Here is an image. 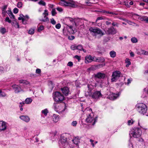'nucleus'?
Instances as JSON below:
<instances>
[{
    "mask_svg": "<svg viewBox=\"0 0 148 148\" xmlns=\"http://www.w3.org/2000/svg\"><path fill=\"white\" fill-rule=\"evenodd\" d=\"M67 138L65 134H62L61 135L60 140L59 141L60 147L64 145L63 144L68 142L67 141Z\"/></svg>",
    "mask_w": 148,
    "mask_h": 148,
    "instance_id": "nucleus-9",
    "label": "nucleus"
},
{
    "mask_svg": "<svg viewBox=\"0 0 148 148\" xmlns=\"http://www.w3.org/2000/svg\"><path fill=\"white\" fill-rule=\"evenodd\" d=\"M81 138V137L77 136L75 137L73 139H72V140L74 144L76 145H77L78 146V145H77L80 143Z\"/></svg>",
    "mask_w": 148,
    "mask_h": 148,
    "instance_id": "nucleus-21",
    "label": "nucleus"
},
{
    "mask_svg": "<svg viewBox=\"0 0 148 148\" xmlns=\"http://www.w3.org/2000/svg\"><path fill=\"white\" fill-rule=\"evenodd\" d=\"M112 24L113 26H116L118 27L119 26V23L116 22H113Z\"/></svg>",
    "mask_w": 148,
    "mask_h": 148,
    "instance_id": "nucleus-51",
    "label": "nucleus"
},
{
    "mask_svg": "<svg viewBox=\"0 0 148 148\" xmlns=\"http://www.w3.org/2000/svg\"><path fill=\"white\" fill-rule=\"evenodd\" d=\"M61 90L64 94L66 96L68 95L69 92V90L68 87H65L61 88Z\"/></svg>",
    "mask_w": 148,
    "mask_h": 148,
    "instance_id": "nucleus-20",
    "label": "nucleus"
},
{
    "mask_svg": "<svg viewBox=\"0 0 148 148\" xmlns=\"http://www.w3.org/2000/svg\"><path fill=\"white\" fill-rule=\"evenodd\" d=\"M58 107H56V111L60 114H62L65 110V107L60 105H57Z\"/></svg>",
    "mask_w": 148,
    "mask_h": 148,
    "instance_id": "nucleus-11",
    "label": "nucleus"
},
{
    "mask_svg": "<svg viewBox=\"0 0 148 148\" xmlns=\"http://www.w3.org/2000/svg\"><path fill=\"white\" fill-rule=\"evenodd\" d=\"M62 6L71 7L75 5V2L73 0H66L62 1L60 3Z\"/></svg>",
    "mask_w": 148,
    "mask_h": 148,
    "instance_id": "nucleus-5",
    "label": "nucleus"
},
{
    "mask_svg": "<svg viewBox=\"0 0 148 148\" xmlns=\"http://www.w3.org/2000/svg\"><path fill=\"white\" fill-rule=\"evenodd\" d=\"M71 48L73 50L77 49V46L75 45H72L71 46Z\"/></svg>",
    "mask_w": 148,
    "mask_h": 148,
    "instance_id": "nucleus-52",
    "label": "nucleus"
},
{
    "mask_svg": "<svg viewBox=\"0 0 148 148\" xmlns=\"http://www.w3.org/2000/svg\"><path fill=\"white\" fill-rule=\"evenodd\" d=\"M50 22L53 25H54L56 23V21L53 18H52L50 19Z\"/></svg>",
    "mask_w": 148,
    "mask_h": 148,
    "instance_id": "nucleus-46",
    "label": "nucleus"
},
{
    "mask_svg": "<svg viewBox=\"0 0 148 148\" xmlns=\"http://www.w3.org/2000/svg\"><path fill=\"white\" fill-rule=\"evenodd\" d=\"M116 32V29L113 27L108 28L106 31V33L108 34H114Z\"/></svg>",
    "mask_w": 148,
    "mask_h": 148,
    "instance_id": "nucleus-13",
    "label": "nucleus"
},
{
    "mask_svg": "<svg viewBox=\"0 0 148 148\" xmlns=\"http://www.w3.org/2000/svg\"><path fill=\"white\" fill-rule=\"evenodd\" d=\"M102 95L100 91H95L91 95V98L94 100L97 101L101 97Z\"/></svg>",
    "mask_w": 148,
    "mask_h": 148,
    "instance_id": "nucleus-8",
    "label": "nucleus"
},
{
    "mask_svg": "<svg viewBox=\"0 0 148 148\" xmlns=\"http://www.w3.org/2000/svg\"><path fill=\"white\" fill-rule=\"evenodd\" d=\"M51 13L52 16H54L57 14V12L56 11V9L55 8H53L51 11Z\"/></svg>",
    "mask_w": 148,
    "mask_h": 148,
    "instance_id": "nucleus-36",
    "label": "nucleus"
},
{
    "mask_svg": "<svg viewBox=\"0 0 148 148\" xmlns=\"http://www.w3.org/2000/svg\"><path fill=\"white\" fill-rule=\"evenodd\" d=\"M90 141L91 142V144L92 145V146L94 147H95V144L93 143L94 142V140L91 139L90 140Z\"/></svg>",
    "mask_w": 148,
    "mask_h": 148,
    "instance_id": "nucleus-60",
    "label": "nucleus"
},
{
    "mask_svg": "<svg viewBox=\"0 0 148 148\" xmlns=\"http://www.w3.org/2000/svg\"><path fill=\"white\" fill-rule=\"evenodd\" d=\"M53 98L55 101L61 102L64 99V96L59 92H56L53 93Z\"/></svg>",
    "mask_w": 148,
    "mask_h": 148,
    "instance_id": "nucleus-3",
    "label": "nucleus"
},
{
    "mask_svg": "<svg viewBox=\"0 0 148 148\" xmlns=\"http://www.w3.org/2000/svg\"><path fill=\"white\" fill-rule=\"evenodd\" d=\"M62 146L60 147L61 148H79V146L77 145H76L75 146L73 147L71 145L69 144V142L63 144Z\"/></svg>",
    "mask_w": 148,
    "mask_h": 148,
    "instance_id": "nucleus-15",
    "label": "nucleus"
},
{
    "mask_svg": "<svg viewBox=\"0 0 148 148\" xmlns=\"http://www.w3.org/2000/svg\"><path fill=\"white\" fill-rule=\"evenodd\" d=\"M43 15L44 16V18H45L46 16H48L49 14L48 12V10H45L44 11V12L43 13Z\"/></svg>",
    "mask_w": 148,
    "mask_h": 148,
    "instance_id": "nucleus-41",
    "label": "nucleus"
},
{
    "mask_svg": "<svg viewBox=\"0 0 148 148\" xmlns=\"http://www.w3.org/2000/svg\"><path fill=\"white\" fill-rule=\"evenodd\" d=\"M77 123L76 121H73L72 122L71 125H72L74 126H76Z\"/></svg>",
    "mask_w": 148,
    "mask_h": 148,
    "instance_id": "nucleus-54",
    "label": "nucleus"
},
{
    "mask_svg": "<svg viewBox=\"0 0 148 148\" xmlns=\"http://www.w3.org/2000/svg\"><path fill=\"white\" fill-rule=\"evenodd\" d=\"M6 96V94L4 92L0 90V97H5Z\"/></svg>",
    "mask_w": 148,
    "mask_h": 148,
    "instance_id": "nucleus-40",
    "label": "nucleus"
},
{
    "mask_svg": "<svg viewBox=\"0 0 148 148\" xmlns=\"http://www.w3.org/2000/svg\"><path fill=\"white\" fill-rule=\"evenodd\" d=\"M125 62L127 63L126 65V67H128L131 64V62H130V60L128 58H126L125 60Z\"/></svg>",
    "mask_w": 148,
    "mask_h": 148,
    "instance_id": "nucleus-34",
    "label": "nucleus"
},
{
    "mask_svg": "<svg viewBox=\"0 0 148 148\" xmlns=\"http://www.w3.org/2000/svg\"><path fill=\"white\" fill-rule=\"evenodd\" d=\"M18 10L17 8H15L13 10V12L17 14L18 12Z\"/></svg>",
    "mask_w": 148,
    "mask_h": 148,
    "instance_id": "nucleus-58",
    "label": "nucleus"
},
{
    "mask_svg": "<svg viewBox=\"0 0 148 148\" xmlns=\"http://www.w3.org/2000/svg\"><path fill=\"white\" fill-rule=\"evenodd\" d=\"M8 123L5 121H0V131H4L7 128Z\"/></svg>",
    "mask_w": 148,
    "mask_h": 148,
    "instance_id": "nucleus-12",
    "label": "nucleus"
},
{
    "mask_svg": "<svg viewBox=\"0 0 148 148\" xmlns=\"http://www.w3.org/2000/svg\"><path fill=\"white\" fill-rule=\"evenodd\" d=\"M34 33V29H31L29 30L28 32V33L29 34H32Z\"/></svg>",
    "mask_w": 148,
    "mask_h": 148,
    "instance_id": "nucleus-48",
    "label": "nucleus"
},
{
    "mask_svg": "<svg viewBox=\"0 0 148 148\" xmlns=\"http://www.w3.org/2000/svg\"><path fill=\"white\" fill-rule=\"evenodd\" d=\"M94 57L95 56L93 57L90 55L86 56L85 58V62L86 64H88L91 62L92 61H94V60L95 59Z\"/></svg>",
    "mask_w": 148,
    "mask_h": 148,
    "instance_id": "nucleus-14",
    "label": "nucleus"
},
{
    "mask_svg": "<svg viewBox=\"0 0 148 148\" xmlns=\"http://www.w3.org/2000/svg\"><path fill=\"white\" fill-rule=\"evenodd\" d=\"M41 72V70L40 69H37L36 70V73L37 74H40Z\"/></svg>",
    "mask_w": 148,
    "mask_h": 148,
    "instance_id": "nucleus-61",
    "label": "nucleus"
},
{
    "mask_svg": "<svg viewBox=\"0 0 148 148\" xmlns=\"http://www.w3.org/2000/svg\"><path fill=\"white\" fill-rule=\"evenodd\" d=\"M74 58L77 59L78 61H79L81 60V56L78 55H75L74 57Z\"/></svg>",
    "mask_w": 148,
    "mask_h": 148,
    "instance_id": "nucleus-49",
    "label": "nucleus"
},
{
    "mask_svg": "<svg viewBox=\"0 0 148 148\" xmlns=\"http://www.w3.org/2000/svg\"><path fill=\"white\" fill-rule=\"evenodd\" d=\"M7 14H8L10 17L11 18H14L15 16L13 14L10 10L7 11Z\"/></svg>",
    "mask_w": 148,
    "mask_h": 148,
    "instance_id": "nucleus-26",
    "label": "nucleus"
},
{
    "mask_svg": "<svg viewBox=\"0 0 148 148\" xmlns=\"http://www.w3.org/2000/svg\"><path fill=\"white\" fill-rule=\"evenodd\" d=\"M6 32V29L4 27L0 28V32L2 34H4Z\"/></svg>",
    "mask_w": 148,
    "mask_h": 148,
    "instance_id": "nucleus-32",
    "label": "nucleus"
},
{
    "mask_svg": "<svg viewBox=\"0 0 148 148\" xmlns=\"http://www.w3.org/2000/svg\"><path fill=\"white\" fill-rule=\"evenodd\" d=\"M131 41L133 43H136L137 42L138 40L135 37H133L131 39Z\"/></svg>",
    "mask_w": 148,
    "mask_h": 148,
    "instance_id": "nucleus-37",
    "label": "nucleus"
},
{
    "mask_svg": "<svg viewBox=\"0 0 148 148\" xmlns=\"http://www.w3.org/2000/svg\"><path fill=\"white\" fill-rule=\"evenodd\" d=\"M44 29V27L43 25L40 26L38 28V31L39 32L43 30Z\"/></svg>",
    "mask_w": 148,
    "mask_h": 148,
    "instance_id": "nucleus-47",
    "label": "nucleus"
},
{
    "mask_svg": "<svg viewBox=\"0 0 148 148\" xmlns=\"http://www.w3.org/2000/svg\"><path fill=\"white\" fill-rule=\"evenodd\" d=\"M53 121L55 123H56L59 120V116L56 114H54L53 116Z\"/></svg>",
    "mask_w": 148,
    "mask_h": 148,
    "instance_id": "nucleus-24",
    "label": "nucleus"
},
{
    "mask_svg": "<svg viewBox=\"0 0 148 148\" xmlns=\"http://www.w3.org/2000/svg\"><path fill=\"white\" fill-rule=\"evenodd\" d=\"M121 72L119 71H115L113 72L111 79L112 82H116L120 77Z\"/></svg>",
    "mask_w": 148,
    "mask_h": 148,
    "instance_id": "nucleus-6",
    "label": "nucleus"
},
{
    "mask_svg": "<svg viewBox=\"0 0 148 148\" xmlns=\"http://www.w3.org/2000/svg\"><path fill=\"white\" fill-rule=\"evenodd\" d=\"M105 77V75L104 73L100 72L98 73L95 75V77L99 79H103Z\"/></svg>",
    "mask_w": 148,
    "mask_h": 148,
    "instance_id": "nucleus-22",
    "label": "nucleus"
},
{
    "mask_svg": "<svg viewBox=\"0 0 148 148\" xmlns=\"http://www.w3.org/2000/svg\"><path fill=\"white\" fill-rule=\"evenodd\" d=\"M19 118L23 121L27 123L30 121V118L27 116L22 115L19 116Z\"/></svg>",
    "mask_w": 148,
    "mask_h": 148,
    "instance_id": "nucleus-18",
    "label": "nucleus"
},
{
    "mask_svg": "<svg viewBox=\"0 0 148 148\" xmlns=\"http://www.w3.org/2000/svg\"><path fill=\"white\" fill-rule=\"evenodd\" d=\"M137 106V110L140 113L144 114L147 112V109L145 104L140 103L138 104Z\"/></svg>",
    "mask_w": 148,
    "mask_h": 148,
    "instance_id": "nucleus-4",
    "label": "nucleus"
},
{
    "mask_svg": "<svg viewBox=\"0 0 148 148\" xmlns=\"http://www.w3.org/2000/svg\"><path fill=\"white\" fill-rule=\"evenodd\" d=\"M49 112V111L47 108H46L41 111V113L44 114L45 116H46L47 113Z\"/></svg>",
    "mask_w": 148,
    "mask_h": 148,
    "instance_id": "nucleus-30",
    "label": "nucleus"
},
{
    "mask_svg": "<svg viewBox=\"0 0 148 148\" xmlns=\"http://www.w3.org/2000/svg\"><path fill=\"white\" fill-rule=\"evenodd\" d=\"M141 131L138 127H135L132 129L130 132V136H132L135 138H138L140 137L141 134Z\"/></svg>",
    "mask_w": 148,
    "mask_h": 148,
    "instance_id": "nucleus-2",
    "label": "nucleus"
},
{
    "mask_svg": "<svg viewBox=\"0 0 148 148\" xmlns=\"http://www.w3.org/2000/svg\"><path fill=\"white\" fill-rule=\"evenodd\" d=\"M49 88L51 90H52L54 88V86L52 82L50 81L49 82Z\"/></svg>",
    "mask_w": 148,
    "mask_h": 148,
    "instance_id": "nucleus-35",
    "label": "nucleus"
},
{
    "mask_svg": "<svg viewBox=\"0 0 148 148\" xmlns=\"http://www.w3.org/2000/svg\"><path fill=\"white\" fill-rule=\"evenodd\" d=\"M89 31L92 36L95 38L97 37L98 36H102L104 35L103 32L100 29L96 27H90Z\"/></svg>",
    "mask_w": 148,
    "mask_h": 148,
    "instance_id": "nucleus-1",
    "label": "nucleus"
},
{
    "mask_svg": "<svg viewBox=\"0 0 148 148\" xmlns=\"http://www.w3.org/2000/svg\"><path fill=\"white\" fill-rule=\"evenodd\" d=\"M12 87L16 93H18L21 91V87L18 85H12Z\"/></svg>",
    "mask_w": 148,
    "mask_h": 148,
    "instance_id": "nucleus-17",
    "label": "nucleus"
},
{
    "mask_svg": "<svg viewBox=\"0 0 148 148\" xmlns=\"http://www.w3.org/2000/svg\"><path fill=\"white\" fill-rule=\"evenodd\" d=\"M23 4L22 2H19L18 3H17V7L18 8H21Z\"/></svg>",
    "mask_w": 148,
    "mask_h": 148,
    "instance_id": "nucleus-43",
    "label": "nucleus"
},
{
    "mask_svg": "<svg viewBox=\"0 0 148 148\" xmlns=\"http://www.w3.org/2000/svg\"><path fill=\"white\" fill-rule=\"evenodd\" d=\"M5 21L6 22H8L9 23H11V21L10 20V19L8 17H6L5 19Z\"/></svg>",
    "mask_w": 148,
    "mask_h": 148,
    "instance_id": "nucleus-56",
    "label": "nucleus"
},
{
    "mask_svg": "<svg viewBox=\"0 0 148 148\" xmlns=\"http://www.w3.org/2000/svg\"><path fill=\"white\" fill-rule=\"evenodd\" d=\"M92 94L91 91L89 90L85 92V95L86 97L90 96L91 97Z\"/></svg>",
    "mask_w": 148,
    "mask_h": 148,
    "instance_id": "nucleus-31",
    "label": "nucleus"
},
{
    "mask_svg": "<svg viewBox=\"0 0 148 148\" xmlns=\"http://www.w3.org/2000/svg\"><path fill=\"white\" fill-rule=\"evenodd\" d=\"M6 13H7V11H6L5 10H2V14L4 15V16L5 15Z\"/></svg>",
    "mask_w": 148,
    "mask_h": 148,
    "instance_id": "nucleus-64",
    "label": "nucleus"
},
{
    "mask_svg": "<svg viewBox=\"0 0 148 148\" xmlns=\"http://www.w3.org/2000/svg\"><path fill=\"white\" fill-rule=\"evenodd\" d=\"M19 82L20 83H23L26 84H29V82L28 81L23 79L19 80Z\"/></svg>",
    "mask_w": 148,
    "mask_h": 148,
    "instance_id": "nucleus-33",
    "label": "nucleus"
},
{
    "mask_svg": "<svg viewBox=\"0 0 148 148\" xmlns=\"http://www.w3.org/2000/svg\"><path fill=\"white\" fill-rule=\"evenodd\" d=\"M94 59V61L96 62L102 63L105 61V59L103 57H96L95 56Z\"/></svg>",
    "mask_w": 148,
    "mask_h": 148,
    "instance_id": "nucleus-19",
    "label": "nucleus"
},
{
    "mask_svg": "<svg viewBox=\"0 0 148 148\" xmlns=\"http://www.w3.org/2000/svg\"><path fill=\"white\" fill-rule=\"evenodd\" d=\"M92 0H85V3L86 4L89 5L92 3Z\"/></svg>",
    "mask_w": 148,
    "mask_h": 148,
    "instance_id": "nucleus-44",
    "label": "nucleus"
},
{
    "mask_svg": "<svg viewBox=\"0 0 148 148\" xmlns=\"http://www.w3.org/2000/svg\"><path fill=\"white\" fill-rule=\"evenodd\" d=\"M61 27V25L60 23H58L56 25V27L57 29H59Z\"/></svg>",
    "mask_w": 148,
    "mask_h": 148,
    "instance_id": "nucleus-59",
    "label": "nucleus"
},
{
    "mask_svg": "<svg viewBox=\"0 0 148 148\" xmlns=\"http://www.w3.org/2000/svg\"><path fill=\"white\" fill-rule=\"evenodd\" d=\"M103 19H104V18H103V17L102 16L98 17L97 18V19L96 20V22H97L98 20H101Z\"/></svg>",
    "mask_w": 148,
    "mask_h": 148,
    "instance_id": "nucleus-57",
    "label": "nucleus"
},
{
    "mask_svg": "<svg viewBox=\"0 0 148 148\" xmlns=\"http://www.w3.org/2000/svg\"><path fill=\"white\" fill-rule=\"evenodd\" d=\"M141 54L145 55H148V52L147 51H145L143 50L141 51Z\"/></svg>",
    "mask_w": 148,
    "mask_h": 148,
    "instance_id": "nucleus-45",
    "label": "nucleus"
},
{
    "mask_svg": "<svg viewBox=\"0 0 148 148\" xmlns=\"http://www.w3.org/2000/svg\"><path fill=\"white\" fill-rule=\"evenodd\" d=\"M110 54L111 57L114 58L116 57V53L114 51H112L110 52Z\"/></svg>",
    "mask_w": 148,
    "mask_h": 148,
    "instance_id": "nucleus-29",
    "label": "nucleus"
},
{
    "mask_svg": "<svg viewBox=\"0 0 148 148\" xmlns=\"http://www.w3.org/2000/svg\"><path fill=\"white\" fill-rule=\"evenodd\" d=\"M93 114L92 113H90L89 115L86 119V121L88 123H92V125H94L96 122V117L95 119L93 117Z\"/></svg>",
    "mask_w": 148,
    "mask_h": 148,
    "instance_id": "nucleus-7",
    "label": "nucleus"
},
{
    "mask_svg": "<svg viewBox=\"0 0 148 148\" xmlns=\"http://www.w3.org/2000/svg\"><path fill=\"white\" fill-rule=\"evenodd\" d=\"M25 104V103L24 101H23L20 103V105L19 106L20 108L22 107V106Z\"/></svg>",
    "mask_w": 148,
    "mask_h": 148,
    "instance_id": "nucleus-62",
    "label": "nucleus"
},
{
    "mask_svg": "<svg viewBox=\"0 0 148 148\" xmlns=\"http://www.w3.org/2000/svg\"><path fill=\"white\" fill-rule=\"evenodd\" d=\"M67 65L69 66H72L73 65V63L71 62H69L68 63Z\"/></svg>",
    "mask_w": 148,
    "mask_h": 148,
    "instance_id": "nucleus-63",
    "label": "nucleus"
},
{
    "mask_svg": "<svg viewBox=\"0 0 148 148\" xmlns=\"http://www.w3.org/2000/svg\"><path fill=\"white\" fill-rule=\"evenodd\" d=\"M77 49L80 51H83L84 52H86V50L83 48L82 46L81 45H79L77 46Z\"/></svg>",
    "mask_w": 148,
    "mask_h": 148,
    "instance_id": "nucleus-27",
    "label": "nucleus"
},
{
    "mask_svg": "<svg viewBox=\"0 0 148 148\" xmlns=\"http://www.w3.org/2000/svg\"><path fill=\"white\" fill-rule=\"evenodd\" d=\"M10 68V67L9 65L6 66L4 68V71H8L9 70Z\"/></svg>",
    "mask_w": 148,
    "mask_h": 148,
    "instance_id": "nucleus-53",
    "label": "nucleus"
},
{
    "mask_svg": "<svg viewBox=\"0 0 148 148\" xmlns=\"http://www.w3.org/2000/svg\"><path fill=\"white\" fill-rule=\"evenodd\" d=\"M119 95L117 94H115L113 93L109 95L108 96V98L111 100H114L116 99L119 96Z\"/></svg>",
    "mask_w": 148,
    "mask_h": 148,
    "instance_id": "nucleus-16",
    "label": "nucleus"
},
{
    "mask_svg": "<svg viewBox=\"0 0 148 148\" xmlns=\"http://www.w3.org/2000/svg\"><path fill=\"white\" fill-rule=\"evenodd\" d=\"M68 38L70 40H72L75 38V37L73 36H69L68 37Z\"/></svg>",
    "mask_w": 148,
    "mask_h": 148,
    "instance_id": "nucleus-55",
    "label": "nucleus"
},
{
    "mask_svg": "<svg viewBox=\"0 0 148 148\" xmlns=\"http://www.w3.org/2000/svg\"><path fill=\"white\" fill-rule=\"evenodd\" d=\"M45 19H42L40 20V21H43V22H49V19L48 17H47L46 16L45 18Z\"/></svg>",
    "mask_w": 148,
    "mask_h": 148,
    "instance_id": "nucleus-42",
    "label": "nucleus"
},
{
    "mask_svg": "<svg viewBox=\"0 0 148 148\" xmlns=\"http://www.w3.org/2000/svg\"><path fill=\"white\" fill-rule=\"evenodd\" d=\"M38 3L40 5L44 6H45L46 5L45 2L42 0H41L40 1H39L38 2Z\"/></svg>",
    "mask_w": 148,
    "mask_h": 148,
    "instance_id": "nucleus-39",
    "label": "nucleus"
},
{
    "mask_svg": "<svg viewBox=\"0 0 148 148\" xmlns=\"http://www.w3.org/2000/svg\"><path fill=\"white\" fill-rule=\"evenodd\" d=\"M87 87L88 88V90L92 91V89L93 88V86L92 85H88Z\"/></svg>",
    "mask_w": 148,
    "mask_h": 148,
    "instance_id": "nucleus-50",
    "label": "nucleus"
},
{
    "mask_svg": "<svg viewBox=\"0 0 148 148\" xmlns=\"http://www.w3.org/2000/svg\"><path fill=\"white\" fill-rule=\"evenodd\" d=\"M29 16L26 15L24 16L22 14H20V17L18 18V20H21L22 21L24 25H25L27 23V22L29 19Z\"/></svg>",
    "mask_w": 148,
    "mask_h": 148,
    "instance_id": "nucleus-10",
    "label": "nucleus"
},
{
    "mask_svg": "<svg viewBox=\"0 0 148 148\" xmlns=\"http://www.w3.org/2000/svg\"><path fill=\"white\" fill-rule=\"evenodd\" d=\"M12 26L15 27H17L18 28H19V25L18 24V23L16 21H15L13 22L12 23Z\"/></svg>",
    "mask_w": 148,
    "mask_h": 148,
    "instance_id": "nucleus-25",
    "label": "nucleus"
},
{
    "mask_svg": "<svg viewBox=\"0 0 148 148\" xmlns=\"http://www.w3.org/2000/svg\"><path fill=\"white\" fill-rule=\"evenodd\" d=\"M148 90L147 88H144L143 92V95L141 96L142 97L144 98L148 97Z\"/></svg>",
    "mask_w": 148,
    "mask_h": 148,
    "instance_id": "nucleus-23",
    "label": "nucleus"
},
{
    "mask_svg": "<svg viewBox=\"0 0 148 148\" xmlns=\"http://www.w3.org/2000/svg\"><path fill=\"white\" fill-rule=\"evenodd\" d=\"M134 121L132 119L128 120L127 122L128 125H132L134 122Z\"/></svg>",
    "mask_w": 148,
    "mask_h": 148,
    "instance_id": "nucleus-38",
    "label": "nucleus"
},
{
    "mask_svg": "<svg viewBox=\"0 0 148 148\" xmlns=\"http://www.w3.org/2000/svg\"><path fill=\"white\" fill-rule=\"evenodd\" d=\"M32 101V99L30 98H27L25 100V103L27 104H29L31 103Z\"/></svg>",
    "mask_w": 148,
    "mask_h": 148,
    "instance_id": "nucleus-28",
    "label": "nucleus"
}]
</instances>
